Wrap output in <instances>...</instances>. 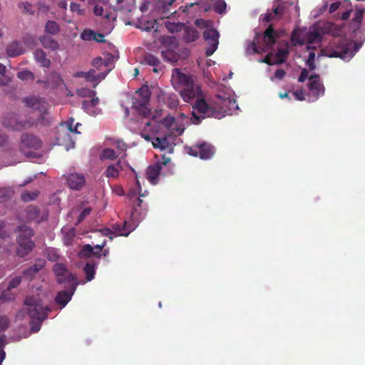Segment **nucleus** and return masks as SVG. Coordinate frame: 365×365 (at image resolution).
<instances>
[{
    "mask_svg": "<svg viewBox=\"0 0 365 365\" xmlns=\"http://www.w3.org/2000/svg\"><path fill=\"white\" fill-rule=\"evenodd\" d=\"M46 261L43 259H38L35 264L24 272V276L29 279H31L35 274L43 268Z\"/></svg>",
    "mask_w": 365,
    "mask_h": 365,
    "instance_id": "7c9ffc66",
    "label": "nucleus"
},
{
    "mask_svg": "<svg viewBox=\"0 0 365 365\" xmlns=\"http://www.w3.org/2000/svg\"><path fill=\"white\" fill-rule=\"evenodd\" d=\"M83 270L86 275L87 281L88 282L91 281L94 278L95 273H96L95 266L90 263H87L85 265Z\"/></svg>",
    "mask_w": 365,
    "mask_h": 365,
    "instance_id": "79ce46f5",
    "label": "nucleus"
},
{
    "mask_svg": "<svg viewBox=\"0 0 365 365\" xmlns=\"http://www.w3.org/2000/svg\"><path fill=\"white\" fill-rule=\"evenodd\" d=\"M187 153L192 156H198L202 160L210 158L215 153L214 148L207 143H203L192 147H187Z\"/></svg>",
    "mask_w": 365,
    "mask_h": 365,
    "instance_id": "dca6fc26",
    "label": "nucleus"
},
{
    "mask_svg": "<svg viewBox=\"0 0 365 365\" xmlns=\"http://www.w3.org/2000/svg\"><path fill=\"white\" fill-rule=\"evenodd\" d=\"M24 309L31 319V329L33 332H38L41 327V323L47 317L50 309L43 306L38 297H28L24 302Z\"/></svg>",
    "mask_w": 365,
    "mask_h": 365,
    "instance_id": "20e7f679",
    "label": "nucleus"
},
{
    "mask_svg": "<svg viewBox=\"0 0 365 365\" xmlns=\"http://www.w3.org/2000/svg\"><path fill=\"white\" fill-rule=\"evenodd\" d=\"M306 79H308V101L314 102L324 94V86L320 81L319 76L317 74L309 76V71L306 69H303L298 81L299 82H304Z\"/></svg>",
    "mask_w": 365,
    "mask_h": 365,
    "instance_id": "6e6552de",
    "label": "nucleus"
},
{
    "mask_svg": "<svg viewBox=\"0 0 365 365\" xmlns=\"http://www.w3.org/2000/svg\"><path fill=\"white\" fill-rule=\"evenodd\" d=\"M195 24L199 28H205V29L212 28V22L211 21H205L202 19H196Z\"/></svg>",
    "mask_w": 365,
    "mask_h": 365,
    "instance_id": "49530a36",
    "label": "nucleus"
},
{
    "mask_svg": "<svg viewBox=\"0 0 365 365\" xmlns=\"http://www.w3.org/2000/svg\"><path fill=\"white\" fill-rule=\"evenodd\" d=\"M361 43L344 41L339 43V39L334 38L327 46L321 49L319 56L329 58H340L349 61L361 47Z\"/></svg>",
    "mask_w": 365,
    "mask_h": 365,
    "instance_id": "7ed1b4c3",
    "label": "nucleus"
},
{
    "mask_svg": "<svg viewBox=\"0 0 365 365\" xmlns=\"http://www.w3.org/2000/svg\"><path fill=\"white\" fill-rule=\"evenodd\" d=\"M136 185H137V189L136 190H134V189L130 190L128 193V197L130 198H133V197L136 196L138 194H139L140 196H141V197H144V196L147 195L148 192L146 190L143 193H141L140 183V181H139L137 175H136Z\"/></svg>",
    "mask_w": 365,
    "mask_h": 365,
    "instance_id": "c03bdc74",
    "label": "nucleus"
},
{
    "mask_svg": "<svg viewBox=\"0 0 365 365\" xmlns=\"http://www.w3.org/2000/svg\"><path fill=\"white\" fill-rule=\"evenodd\" d=\"M128 165V164L125 160L118 159L115 163L107 166L104 175L108 178H117L120 173Z\"/></svg>",
    "mask_w": 365,
    "mask_h": 365,
    "instance_id": "5701e85b",
    "label": "nucleus"
},
{
    "mask_svg": "<svg viewBox=\"0 0 365 365\" xmlns=\"http://www.w3.org/2000/svg\"><path fill=\"white\" fill-rule=\"evenodd\" d=\"M142 200L137 199V207L134 208L131 214V219L129 222L125 220L122 223H115L112 225L113 230L110 229H104L102 230L103 235L110 236L112 239V235L115 234L119 236L127 237L132 231H133L138 225V223L143 220L145 215V212H138V207L141 206Z\"/></svg>",
    "mask_w": 365,
    "mask_h": 365,
    "instance_id": "39448f33",
    "label": "nucleus"
},
{
    "mask_svg": "<svg viewBox=\"0 0 365 365\" xmlns=\"http://www.w3.org/2000/svg\"><path fill=\"white\" fill-rule=\"evenodd\" d=\"M24 103L26 106L38 110L41 115L39 119L38 120L31 118L21 120L18 115L11 113L4 117L2 123L5 128L11 130L20 131L36 127L38 124L46 126L51 123L52 118L48 111L47 104L42 98L35 96L28 97L24 99Z\"/></svg>",
    "mask_w": 365,
    "mask_h": 365,
    "instance_id": "f03ea898",
    "label": "nucleus"
},
{
    "mask_svg": "<svg viewBox=\"0 0 365 365\" xmlns=\"http://www.w3.org/2000/svg\"><path fill=\"white\" fill-rule=\"evenodd\" d=\"M118 158L115 150L111 148H104L102 150L100 154V158L101 160H113L114 159Z\"/></svg>",
    "mask_w": 365,
    "mask_h": 365,
    "instance_id": "4c0bfd02",
    "label": "nucleus"
},
{
    "mask_svg": "<svg viewBox=\"0 0 365 365\" xmlns=\"http://www.w3.org/2000/svg\"><path fill=\"white\" fill-rule=\"evenodd\" d=\"M4 337L0 336V365H1L6 357V353L4 351Z\"/></svg>",
    "mask_w": 365,
    "mask_h": 365,
    "instance_id": "0e129e2a",
    "label": "nucleus"
},
{
    "mask_svg": "<svg viewBox=\"0 0 365 365\" xmlns=\"http://www.w3.org/2000/svg\"><path fill=\"white\" fill-rule=\"evenodd\" d=\"M186 118L184 113H181L178 118L168 116L162 121L161 126L165 129L166 133L172 137H176L184 132L185 123L182 121Z\"/></svg>",
    "mask_w": 365,
    "mask_h": 365,
    "instance_id": "4468645a",
    "label": "nucleus"
},
{
    "mask_svg": "<svg viewBox=\"0 0 365 365\" xmlns=\"http://www.w3.org/2000/svg\"><path fill=\"white\" fill-rule=\"evenodd\" d=\"M70 9L73 13H75L79 16H83L85 14V9H82L80 4L74 2L71 3Z\"/></svg>",
    "mask_w": 365,
    "mask_h": 365,
    "instance_id": "09e8293b",
    "label": "nucleus"
},
{
    "mask_svg": "<svg viewBox=\"0 0 365 365\" xmlns=\"http://www.w3.org/2000/svg\"><path fill=\"white\" fill-rule=\"evenodd\" d=\"M47 82L48 85L55 87L62 83V79L58 73H52L48 77Z\"/></svg>",
    "mask_w": 365,
    "mask_h": 365,
    "instance_id": "ea45409f",
    "label": "nucleus"
},
{
    "mask_svg": "<svg viewBox=\"0 0 365 365\" xmlns=\"http://www.w3.org/2000/svg\"><path fill=\"white\" fill-rule=\"evenodd\" d=\"M103 56V61L106 70L101 73L100 80L106 78L108 73L113 68V63L117 60V57L115 55L109 53H106Z\"/></svg>",
    "mask_w": 365,
    "mask_h": 365,
    "instance_id": "c85d7f7f",
    "label": "nucleus"
},
{
    "mask_svg": "<svg viewBox=\"0 0 365 365\" xmlns=\"http://www.w3.org/2000/svg\"><path fill=\"white\" fill-rule=\"evenodd\" d=\"M219 33L213 28L205 29L203 37L208 45V48L205 51L207 56H210L217 50L219 44Z\"/></svg>",
    "mask_w": 365,
    "mask_h": 365,
    "instance_id": "f3484780",
    "label": "nucleus"
},
{
    "mask_svg": "<svg viewBox=\"0 0 365 365\" xmlns=\"http://www.w3.org/2000/svg\"><path fill=\"white\" fill-rule=\"evenodd\" d=\"M21 282V277L19 276L14 277L11 279L8 285V291L4 292L0 297V302L1 301H11L14 299V294L9 292L11 289L17 287Z\"/></svg>",
    "mask_w": 365,
    "mask_h": 365,
    "instance_id": "c756f323",
    "label": "nucleus"
},
{
    "mask_svg": "<svg viewBox=\"0 0 365 365\" xmlns=\"http://www.w3.org/2000/svg\"><path fill=\"white\" fill-rule=\"evenodd\" d=\"M170 159L163 157L161 163H156L154 165H150L146 171V176L148 180L155 185L158 182V177L161 173L163 168L169 165Z\"/></svg>",
    "mask_w": 365,
    "mask_h": 365,
    "instance_id": "a211bd4d",
    "label": "nucleus"
},
{
    "mask_svg": "<svg viewBox=\"0 0 365 365\" xmlns=\"http://www.w3.org/2000/svg\"><path fill=\"white\" fill-rule=\"evenodd\" d=\"M135 0H115L113 9L123 14H128L135 9Z\"/></svg>",
    "mask_w": 365,
    "mask_h": 365,
    "instance_id": "393cba45",
    "label": "nucleus"
},
{
    "mask_svg": "<svg viewBox=\"0 0 365 365\" xmlns=\"http://www.w3.org/2000/svg\"><path fill=\"white\" fill-rule=\"evenodd\" d=\"M73 123L74 119L71 118L67 121L60 123L59 126L57 128V144L64 146L66 150L74 148V135L81 133L78 130V128L81 126V124L76 123L75 126L73 127Z\"/></svg>",
    "mask_w": 365,
    "mask_h": 365,
    "instance_id": "423d86ee",
    "label": "nucleus"
},
{
    "mask_svg": "<svg viewBox=\"0 0 365 365\" xmlns=\"http://www.w3.org/2000/svg\"><path fill=\"white\" fill-rule=\"evenodd\" d=\"M101 73L96 75V71L94 69H91L86 72V80L89 81H101V80L99 79Z\"/></svg>",
    "mask_w": 365,
    "mask_h": 365,
    "instance_id": "603ef678",
    "label": "nucleus"
},
{
    "mask_svg": "<svg viewBox=\"0 0 365 365\" xmlns=\"http://www.w3.org/2000/svg\"><path fill=\"white\" fill-rule=\"evenodd\" d=\"M277 35L271 26H269L264 31L262 37L263 43L260 45L257 41V43L255 41L252 42L250 45L247 47V51L249 53H260L269 51L272 49V47L276 43Z\"/></svg>",
    "mask_w": 365,
    "mask_h": 365,
    "instance_id": "9d476101",
    "label": "nucleus"
},
{
    "mask_svg": "<svg viewBox=\"0 0 365 365\" xmlns=\"http://www.w3.org/2000/svg\"><path fill=\"white\" fill-rule=\"evenodd\" d=\"M150 90L147 86L139 88L133 98L132 108L145 118L150 113L148 106L150 101Z\"/></svg>",
    "mask_w": 365,
    "mask_h": 365,
    "instance_id": "9b49d317",
    "label": "nucleus"
},
{
    "mask_svg": "<svg viewBox=\"0 0 365 365\" xmlns=\"http://www.w3.org/2000/svg\"><path fill=\"white\" fill-rule=\"evenodd\" d=\"M292 96H294V98L299 101H303V100L308 101V98H309L308 96H307V98H305L304 92L302 90H299V91H296L294 92H293Z\"/></svg>",
    "mask_w": 365,
    "mask_h": 365,
    "instance_id": "e2e57ef3",
    "label": "nucleus"
},
{
    "mask_svg": "<svg viewBox=\"0 0 365 365\" xmlns=\"http://www.w3.org/2000/svg\"><path fill=\"white\" fill-rule=\"evenodd\" d=\"M14 192V190L11 187L0 188V202H3L11 197Z\"/></svg>",
    "mask_w": 365,
    "mask_h": 365,
    "instance_id": "a19ab883",
    "label": "nucleus"
},
{
    "mask_svg": "<svg viewBox=\"0 0 365 365\" xmlns=\"http://www.w3.org/2000/svg\"><path fill=\"white\" fill-rule=\"evenodd\" d=\"M18 6L24 13L34 14L35 12L34 6L28 2H20Z\"/></svg>",
    "mask_w": 365,
    "mask_h": 365,
    "instance_id": "a18cd8bd",
    "label": "nucleus"
},
{
    "mask_svg": "<svg viewBox=\"0 0 365 365\" xmlns=\"http://www.w3.org/2000/svg\"><path fill=\"white\" fill-rule=\"evenodd\" d=\"M183 38L187 42H192L199 38V33L193 27H185L184 26Z\"/></svg>",
    "mask_w": 365,
    "mask_h": 365,
    "instance_id": "c9c22d12",
    "label": "nucleus"
},
{
    "mask_svg": "<svg viewBox=\"0 0 365 365\" xmlns=\"http://www.w3.org/2000/svg\"><path fill=\"white\" fill-rule=\"evenodd\" d=\"M80 255L86 257L93 255V247L90 245H84L81 250Z\"/></svg>",
    "mask_w": 365,
    "mask_h": 365,
    "instance_id": "3c124183",
    "label": "nucleus"
},
{
    "mask_svg": "<svg viewBox=\"0 0 365 365\" xmlns=\"http://www.w3.org/2000/svg\"><path fill=\"white\" fill-rule=\"evenodd\" d=\"M78 284V282H73L68 284V287L66 290H62L57 293L55 298V302L56 304L60 306L61 309L65 307L70 302L76 292Z\"/></svg>",
    "mask_w": 365,
    "mask_h": 365,
    "instance_id": "aec40b11",
    "label": "nucleus"
},
{
    "mask_svg": "<svg viewBox=\"0 0 365 365\" xmlns=\"http://www.w3.org/2000/svg\"><path fill=\"white\" fill-rule=\"evenodd\" d=\"M168 104L170 108H175L178 105V100L176 95H170L168 99Z\"/></svg>",
    "mask_w": 365,
    "mask_h": 365,
    "instance_id": "052dcab7",
    "label": "nucleus"
},
{
    "mask_svg": "<svg viewBox=\"0 0 365 365\" xmlns=\"http://www.w3.org/2000/svg\"><path fill=\"white\" fill-rule=\"evenodd\" d=\"M165 0H143L140 9L143 13H148L153 18H165L170 11Z\"/></svg>",
    "mask_w": 365,
    "mask_h": 365,
    "instance_id": "1a4fd4ad",
    "label": "nucleus"
},
{
    "mask_svg": "<svg viewBox=\"0 0 365 365\" xmlns=\"http://www.w3.org/2000/svg\"><path fill=\"white\" fill-rule=\"evenodd\" d=\"M39 40H40L41 45L45 48H48L52 51H56L59 48L58 43L50 36H43L41 37Z\"/></svg>",
    "mask_w": 365,
    "mask_h": 365,
    "instance_id": "f704fd0d",
    "label": "nucleus"
},
{
    "mask_svg": "<svg viewBox=\"0 0 365 365\" xmlns=\"http://www.w3.org/2000/svg\"><path fill=\"white\" fill-rule=\"evenodd\" d=\"M322 28L318 24H314L309 28L294 29L291 40L294 45L318 43L322 40Z\"/></svg>",
    "mask_w": 365,
    "mask_h": 365,
    "instance_id": "0eeeda50",
    "label": "nucleus"
},
{
    "mask_svg": "<svg viewBox=\"0 0 365 365\" xmlns=\"http://www.w3.org/2000/svg\"><path fill=\"white\" fill-rule=\"evenodd\" d=\"M99 100L97 97L92 98L91 101H84L82 108L85 112L92 116H96L101 113V110L98 107Z\"/></svg>",
    "mask_w": 365,
    "mask_h": 365,
    "instance_id": "a878e982",
    "label": "nucleus"
},
{
    "mask_svg": "<svg viewBox=\"0 0 365 365\" xmlns=\"http://www.w3.org/2000/svg\"><path fill=\"white\" fill-rule=\"evenodd\" d=\"M178 51V50H172L171 51H169L168 50H164L161 55L165 61L170 63H176L180 56Z\"/></svg>",
    "mask_w": 365,
    "mask_h": 365,
    "instance_id": "e433bc0d",
    "label": "nucleus"
},
{
    "mask_svg": "<svg viewBox=\"0 0 365 365\" xmlns=\"http://www.w3.org/2000/svg\"><path fill=\"white\" fill-rule=\"evenodd\" d=\"M67 183L71 189L79 190L85 184L84 175L77 173H71L67 178Z\"/></svg>",
    "mask_w": 365,
    "mask_h": 365,
    "instance_id": "bb28decb",
    "label": "nucleus"
},
{
    "mask_svg": "<svg viewBox=\"0 0 365 365\" xmlns=\"http://www.w3.org/2000/svg\"><path fill=\"white\" fill-rule=\"evenodd\" d=\"M6 52L9 57L14 58L23 54L24 48L20 42L14 41L7 45Z\"/></svg>",
    "mask_w": 365,
    "mask_h": 365,
    "instance_id": "cd10ccee",
    "label": "nucleus"
},
{
    "mask_svg": "<svg viewBox=\"0 0 365 365\" xmlns=\"http://www.w3.org/2000/svg\"><path fill=\"white\" fill-rule=\"evenodd\" d=\"M314 59H315L314 52L310 51L309 53L308 59L306 61V64L309 67V68L312 71L315 68Z\"/></svg>",
    "mask_w": 365,
    "mask_h": 365,
    "instance_id": "13d9d810",
    "label": "nucleus"
},
{
    "mask_svg": "<svg viewBox=\"0 0 365 365\" xmlns=\"http://www.w3.org/2000/svg\"><path fill=\"white\" fill-rule=\"evenodd\" d=\"M45 31L52 35H55L59 31L58 24L53 21H48L45 26Z\"/></svg>",
    "mask_w": 365,
    "mask_h": 365,
    "instance_id": "58836bf2",
    "label": "nucleus"
},
{
    "mask_svg": "<svg viewBox=\"0 0 365 365\" xmlns=\"http://www.w3.org/2000/svg\"><path fill=\"white\" fill-rule=\"evenodd\" d=\"M166 29L171 33L178 32L184 29V24L180 23L165 22Z\"/></svg>",
    "mask_w": 365,
    "mask_h": 365,
    "instance_id": "37998d69",
    "label": "nucleus"
},
{
    "mask_svg": "<svg viewBox=\"0 0 365 365\" xmlns=\"http://www.w3.org/2000/svg\"><path fill=\"white\" fill-rule=\"evenodd\" d=\"M91 210L89 207L85 208L79 215L78 222H81L87 215H88L91 212Z\"/></svg>",
    "mask_w": 365,
    "mask_h": 365,
    "instance_id": "774afa93",
    "label": "nucleus"
},
{
    "mask_svg": "<svg viewBox=\"0 0 365 365\" xmlns=\"http://www.w3.org/2000/svg\"><path fill=\"white\" fill-rule=\"evenodd\" d=\"M77 94L82 97L95 98L94 96L96 95V93L94 91L82 88L77 90Z\"/></svg>",
    "mask_w": 365,
    "mask_h": 365,
    "instance_id": "8fccbe9b",
    "label": "nucleus"
},
{
    "mask_svg": "<svg viewBox=\"0 0 365 365\" xmlns=\"http://www.w3.org/2000/svg\"><path fill=\"white\" fill-rule=\"evenodd\" d=\"M171 83L185 102L190 103L195 100L192 118L194 124L200 123L201 119L205 117L220 119L239 110L235 94L230 88L217 86L215 97L208 105L203 98L200 86L194 83L189 75L182 73L179 68L173 70Z\"/></svg>",
    "mask_w": 365,
    "mask_h": 365,
    "instance_id": "f257e3e1",
    "label": "nucleus"
},
{
    "mask_svg": "<svg viewBox=\"0 0 365 365\" xmlns=\"http://www.w3.org/2000/svg\"><path fill=\"white\" fill-rule=\"evenodd\" d=\"M37 196V192H26L21 194V199L25 202L34 200Z\"/></svg>",
    "mask_w": 365,
    "mask_h": 365,
    "instance_id": "bf43d9fd",
    "label": "nucleus"
},
{
    "mask_svg": "<svg viewBox=\"0 0 365 365\" xmlns=\"http://www.w3.org/2000/svg\"><path fill=\"white\" fill-rule=\"evenodd\" d=\"M21 149L27 157L38 158L41 156L40 149L42 142L36 136L24 134L21 135Z\"/></svg>",
    "mask_w": 365,
    "mask_h": 365,
    "instance_id": "ddd939ff",
    "label": "nucleus"
},
{
    "mask_svg": "<svg viewBox=\"0 0 365 365\" xmlns=\"http://www.w3.org/2000/svg\"><path fill=\"white\" fill-rule=\"evenodd\" d=\"M160 45L159 49L161 53L164 50L171 51L172 50H178V43L176 38L173 36H163L160 38Z\"/></svg>",
    "mask_w": 365,
    "mask_h": 365,
    "instance_id": "b1692460",
    "label": "nucleus"
},
{
    "mask_svg": "<svg viewBox=\"0 0 365 365\" xmlns=\"http://www.w3.org/2000/svg\"><path fill=\"white\" fill-rule=\"evenodd\" d=\"M19 231L20 234L17 238L18 248L16 252L18 256L24 257L29 255L34 248V243L31 240L34 232L31 228L26 225L20 227Z\"/></svg>",
    "mask_w": 365,
    "mask_h": 365,
    "instance_id": "f8f14e48",
    "label": "nucleus"
},
{
    "mask_svg": "<svg viewBox=\"0 0 365 365\" xmlns=\"http://www.w3.org/2000/svg\"><path fill=\"white\" fill-rule=\"evenodd\" d=\"M53 269L59 283L71 284L73 282H78L76 277L68 271L66 265L63 263L55 264Z\"/></svg>",
    "mask_w": 365,
    "mask_h": 365,
    "instance_id": "412c9836",
    "label": "nucleus"
},
{
    "mask_svg": "<svg viewBox=\"0 0 365 365\" xmlns=\"http://www.w3.org/2000/svg\"><path fill=\"white\" fill-rule=\"evenodd\" d=\"M46 254H47V257H48V260H50L51 262L56 261L59 257L58 251L53 248L48 249L47 250Z\"/></svg>",
    "mask_w": 365,
    "mask_h": 365,
    "instance_id": "6e6d98bb",
    "label": "nucleus"
},
{
    "mask_svg": "<svg viewBox=\"0 0 365 365\" xmlns=\"http://www.w3.org/2000/svg\"><path fill=\"white\" fill-rule=\"evenodd\" d=\"M17 76L21 80H32L34 78L33 73L29 71H22L18 73Z\"/></svg>",
    "mask_w": 365,
    "mask_h": 365,
    "instance_id": "4d7b16f0",
    "label": "nucleus"
},
{
    "mask_svg": "<svg viewBox=\"0 0 365 365\" xmlns=\"http://www.w3.org/2000/svg\"><path fill=\"white\" fill-rule=\"evenodd\" d=\"M292 7L294 8L296 10L297 9L296 6L289 1H278L274 4L272 12L264 14L263 21L268 22L271 20L277 19L285 16L289 13V9Z\"/></svg>",
    "mask_w": 365,
    "mask_h": 365,
    "instance_id": "2eb2a0df",
    "label": "nucleus"
},
{
    "mask_svg": "<svg viewBox=\"0 0 365 365\" xmlns=\"http://www.w3.org/2000/svg\"><path fill=\"white\" fill-rule=\"evenodd\" d=\"M101 73L96 75V71L94 69H91L86 72V80L89 81H101V80L99 79Z\"/></svg>",
    "mask_w": 365,
    "mask_h": 365,
    "instance_id": "864d4df0",
    "label": "nucleus"
},
{
    "mask_svg": "<svg viewBox=\"0 0 365 365\" xmlns=\"http://www.w3.org/2000/svg\"><path fill=\"white\" fill-rule=\"evenodd\" d=\"M112 145L116 149L115 152L118 155V159L125 160V158L127 155V145L125 143L121 140L116 139L113 141Z\"/></svg>",
    "mask_w": 365,
    "mask_h": 365,
    "instance_id": "2f4dec72",
    "label": "nucleus"
},
{
    "mask_svg": "<svg viewBox=\"0 0 365 365\" xmlns=\"http://www.w3.org/2000/svg\"><path fill=\"white\" fill-rule=\"evenodd\" d=\"M105 245H106V241H103L101 245H98L95 247H93V255L96 256V257H99L100 253L101 252L102 249L103 248Z\"/></svg>",
    "mask_w": 365,
    "mask_h": 365,
    "instance_id": "69168bd1",
    "label": "nucleus"
},
{
    "mask_svg": "<svg viewBox=\"0 0 365 365\" xmlns=\"http://www.w3.org/2000/svg\"><path fill=\"white\" fill-rule=\"evenodd\" d=\"M142 62L143 63L153 66V71L155 73L161 70L160 60L153 54H146Z\"/></svg>",
    "mask_w": 365,
    "mask_h": 365,
    "instance_id": "473e14b6",
    "label": "nucleus"
},
{
    "mask_svg": "<svg viewBox=\"0 0 365 365\" xmlns=\"http://www.w3.org/2000/svg\"><path fill=\"white\" fill-rule=\"evenodd\" d=\"M92 65L98 70H101L104 67L103 57H98L93 61Z\"/></svg>",
    "mask_w": 365,
    "mask_h": 365,
    "instance_id": "680f3d73",
    "label": "nucleus"
},
{
    "mask_svg": "<svg viewBox=\"0 0 365 365\" xmlns=\"http://www.w3.org/2000/svg\"><path fill=\"white\" fill-rule=\"evenodd\" d=\"M226 3L222 0H218L215 4V11L217 13L222 14L226 10Z\"/></svg>",
    "mask_w": 365,
    "mask_h": 365,
    "instance_id": "5fc2aeb1",
    "label": "nucleus"
},
{
    "mask_svg": "<svg viewBox=\"0 0 365 365\" xmlns=\"http://www.w3.org/2000/svg\"><path fill=\"white\" fill-rule=\"evenodd\" d=\"M9 327V319L6 317H0V329L4 330Z\"/></svg>",
    "mask_w": 365,
    "mask_h": 365,
    "instance_id": "338daca9",
    "label": "nucleus"
},
{
    "mask_svg": "<svg viewBox=\"0 0 365 365\" xmlns=\"http://www.w3.org/2000/svg\"><path fill=\"white\" fill-rule=\"evenodd\" d=\"M36 62L41 66L48 68L51 65V61L46 58V53L42 49H36L34 53Z\"/></svg>",
    "mask_w": 365,
    "mask_h": 365,
    "instance_id": "72a5a7b5",
    "label": "nucleus"
},
{
    "mask_svg": "<svg viewBox=\"0 0 365 365\" xmlns=\"http://www.w3.org/2000/svg\"><path fill=\"white\" fill-rule=\"evenodd\" d=\"M95 31L91 29H85L81 34V38L84 41H91L95 38Z\"/></svg>",
    "mask_w": 365,
    "mask_h": 365,
    "instance_id": "de8ad7c7",
    "label": "nucleus"
},
{
    "mask_svg": "<svg viewBox=\"0 0 365 365\" xmlns=\"http://www.w3.org/2000/svg\"><path fill=\"white\" fill-rule=\"evenodd\" d=\"M288 53L289 44L286 43L283 46L278 48V51L275 54L270 51L264 59L259 61L269 65L280 64L285 61Z\"/></svg>",
    "mask_w": 365,
    "mask_h": 365,
    "instance_id": "6ab92c4d",
    "label": "nucleus"
},
{
    "mask_svg": "<svg viewBox=\"0 0 365 365\" xmlns=\"http://www.w3.org/2000/svg\"><path fill=\"white\" fill-rule=\"evenodd\" d=\"M152 144L154 148H159L160 150H168L171 151L175 142L173 137L166 133L164 135H156Z\"/></svg>",
    "mask_w": 365,
    "mask_h": 365,
    "instance_id": "4be33fe9",
    "label": "nucleus"
}]
</instances>
